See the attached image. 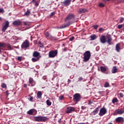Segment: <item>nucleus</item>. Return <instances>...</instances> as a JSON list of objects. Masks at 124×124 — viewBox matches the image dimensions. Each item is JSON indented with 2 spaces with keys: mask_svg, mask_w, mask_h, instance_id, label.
Listing matches in <instances>:
<instances>
[{
  "mask_svg": "<svg viewBox=\"0 0 124 124\" xmlns=\"http://www.w3.org/2000/svg\"><path fill=\"white\" fill-rule=\"evenodd\" d=\"M4 47V44L3 43H0V53H1V48Z\"/></svg>",
  "mask_w": 124,
  "mask_h": 124,
  "instance_id": "nucleus-27",
  "label": "nucleus"
},
{
  "mask_svg": "<svg viewBox=\"0 0 124 124\" xmlns=\"http://www.w3.org/2000/svg\"><path fill=\"white\" fill-rule=\"evenodd\" d=\"M46 104L48 106H51L52 105V102L50 101V100H46Z\"/></svg>",
  "mask_w": 124,
  "mask_h": 124,
  "instance_id": "nucleus-28",
  "label": "nucleus"
},
{
  "mask_svg": "<svg viewBox=\"0 0 124 124\" xmlns=\"http://www.w3.org/2000/svg\"><path fill=\"white\" fill-rule=\"evenodd\" d=\"M107 42L109 45H111L112 43H111V41H112V37L111 36L108 35L107 37Z\"/></svg>",
  "mask_w": 124,
  "mask_h": 124,
  "instance_id": "nucleus-13",
  "label": "nucleus"
},
{
  "mask_svg": "<svg viewBox=\"0 0 124 124\" xmlns=\"http://www.w3.org/2000/svg\"><path fill=\"white\" fill-rule=\"evenodd\" d=\"M118 71V68H117L116 66H113L112 69L111 70V73L113 74H115Z\"/></svg>",
  "mask_w": 124,
  "mask_h": 124,
  "instance_id": "nucleus-17",
  "label": "nucleus"
},
{
  "mask_svg": "<svg viewBox=\"0 0 124 124\" xmlns=\"http://www.w3.org/2000/svg\"><path fill=\"white\" fill-rule=\"evenodd\" d=\"M34 3H35V5L38 6V3H37L36 1L34 2Z\"/></svg>",
  "mask_w": 124,
  "mask_h": 124,
  "instance_id": "nucleus-47",
  "label": "nucleus"
},
{
  "mask_svg": "<svg viewBox=\"0 0 124 124\" xmlns=\"http://www.w3.org/2000/svg\"><path fill=\"white\" fill-rule=\"evenodd\" d=\"M46 35L47 37H49V36H50V34H49V32H46Z\"/></svg>",
  "mask_w": 124,
  "mask_h": 124,
  "instance_id": "nucleus-37",
  "label": "nucleus"
},
{
  "mask_svg": "<svg viewBox=\"0 0 124 124\" xmlns=\"http://www.w3.org/2000/svg\"><path fill=\"white\" fill-rule=\"evenodd\" d=\"M55 12H53L50 14V17H52V16H53V15H55Z\"/></svg>",
  "mask_w": 124,
  "mask_h": 124,
  "instance_id": "nucleus-38",
  "label": "nucleus"
},
{
  "mask_svg": "<svg viewBox=\"0 0 124 124\" xmlns=\"http://www.w3.org/2000/svg\"><path fill=\"white\" fill-rule=\"evenodd\" d=\"M91 40H94L96 38V35H93L90 36Z\"/></svg>",
  "mask_w": 124,
  "mask_h": 124,
  "instance_id": "nucleus-26",
  "label": "nucleus"
},
{
  "mask_svg": "<svg viewBox=\"0 0 124 124\" xmlns=\"http://www.w3.org/2000/svg\"><path fill=\"white\" fill-rule=\"evenodd\" d=\"M122 28H123V25L122 24H121V25H119L118 26V29H122Z\"/></svg>",
  "mask_w": 124,
  "mask_h": 124,
  "instance_id": "nucleus-36",
  "label": "nucleus"
},
{
  "mask_svg": "<svg viewBox=\"0 0 124 124\" xmlns=\"http://www.w3.org/2000/svg\"><path fill=\"white\" fill-rule=\"evenodd\" d=\"M63 95H61L59 97V100H62V99H63Z\"/></svg>",
  "mask_w": 124,
  "mask_h": 124,
  "instance_id": "nucleus-33",
  "label": "nucleus"
},
{
  "mask_svg": "<svg viewBox=\"0 0 124 124\" xmlns=\"http://www.w3.org/2000/svg\"><path fill=\"white\" fill-rule=\"evenodd\" d=\"M24 88L27 87V84H24Z\"/></svg>",
  "mask_w": 124,
  "mask_h": 124,
  "instance_id": "nucleus-51",
  "label": "nucleus"
},
{
  "mask_svg": "<svg viewBox=\"0 0 124 124\" xmlns=\"http://www.w3.org/2000/svg\"><path fill=\"white\" fill-rule=\"evenodd\" d=\"M22 24V22L21 21H15L13 22V24L15 26H20Z\"/></svg>",
  "mask_w": 124,
  "mask_h": 124,
  "instance_id": "nucleus-15",
  "label": "nucleus"
},
{
  "mask_svg": "<svg viewBox=\"0 0 124 124\" xmlns=\"http://www.w3.org/2000/svg\"><path fill=\"white\" fill-rule=\"evenodd\" d=\"M98 108H96L93 112V115H95L96 114H97V113L98 112Z\"/></svg>",
  "mask_w": 124,
  "mask_h": 124,
  "instance_id": "nucleus-24",
  "label": "nucleus"
},
{
  "mask_svg": "<svg viewBox=\"0 0 124 124\" xmlns=\"http://www.w3.org/2000/svg\"><path fill=\"white\" fill-rule=\"evenodd\" d=\"M34 119L36 122H46L47 121V118L46 117L35 116L34 117Z\"/></svg>",
  "mask_w": 124,
  "mask_h": 124,
  "instance_id": "nucleus-3",
  "label": "nucleus"
},
{
  "mask_svg": "<svg viewBox=\"0 0 124 124\" xmlns=\"http://www.w3.org/2000/svg\"><path fill=\"white\" fill-rule=\"evenodd\" d=\"M116 50L117 52H120V50H121V47H120V44H117L116 46Z\"/></svg>",
  "mask_w": 124,
  "mask_h": 124,
  "instance_id": "nucleus-21",
  "label": "nucleus"
},
{
  "mask_svg": "<svg viewBox=\"0 0 124 124\" xmlns=\"http://www.w3.org/2000/svg\"><path fill=\"white\" fill-rule=\"evenodd\" d=\"M41 96H42V93H41V92L40 91L38 92L37 93V98L40 99L41 98Z\"/></svg>",
  "mask_w": 124,
  "mask_h": 124,
  "instance_id": "nucleus-20",
  "label": "nucleus"
},
{
  "mask_svg": "<svg viewBox=\"0 0 124 124\" xmlns=\"http://www.w3.org/2000/svg\"><path fill=\"white\" fill-rule=\"evenodd\" d=\"M68 83H70V80L69 79H68Z\"/></svg>",
  "mask_w": 124,
  "mask_h": 124,
  "instance_id": "nucleus-52",
  "label": "nucleus"
},
{
  "mask_svg": "<svg viewBox=\"0 0 124 124\" xmlns=\"http://www.w3.org/2000/svg\"><path fill=\"white\" fill-rule=\"evenodd\" d=\"M86 108H87V107H84V106L81 107V109L82 110H85V109H86Z\"/></svg>",
  "mask_w": 124,
  "mask_h": 124,
  "instance_id": "nucleus-46",
  "label": "nucleus"
},
{
  "mask_svg": "<svg viewBox=\"0 0 124 124\" xmlns=\"http://www.w3.org/2000/svg\"><path fill=\"white\" fill-rule=\"evenodd\" d=\"M0 13H4V9L3 8H0Z\"/></svg>",
  "mask_w": 124,
  "mask_h": 124,
  "instance_id": "nucleus-32",
  "label": "nucleus"
},
{
  "mask_svg": "<svg viewBox=\"0 0 124 124\" xmlns=\"http://www.w3.org/2000/svg\"><path fill=\"white\" fill-rule=\"evenodd\" d=\"M121 2H124V0H120Z\"/></svg>",
  "mask_w": 124,
  "mask_h": 124,
  "instance_id": "nucleus-50",
  "label": "nucleus"
},
{
  "mask_svg": "<svg viewBox=\"0 0 124 124\" xmlns=\"http://www.w3.org/2000/svg\"><path fill=\"white\" fill-rule=\"evenodd\" d=\"M115 122H116V123H121V124H124V118L122 117H117L115 119Z\"/></svg>",
  "mask_w": 124,
  "mask_h": 124,
  "instance_id": "nucleus-10",
  "label": "nucleus"
},
{
  "mask_svg": "<svg viewBox=\"0 0 124 124\" xmlns=\"http://www.w3.org/2000/svg\"><path fill=\"white\" fill-rule=\"evenodd\" d=\"M93 27L95 30H96L98 28V25H94Z\"/></svg>",
  "mask_w": 124,
  "mask_h": 124,
  "instance_id": "nucleus-41",
  "label": "nucleus"
},
{
  "mask_svg": "<svg viewBox=\"0 0 124 124\" xmlns=\"http://www.w3.org/2000/svg\"><path fill=\"white\" fill-rule=\"evenodd\" d=\"M116 102H118V99L117 98H114L112 99V103H116Z\"/></svg>",
  "mask_w": 124,
  "mask_h": 124,
  "instance_id": "nucleus-30",
  "label": "nucleus"
},
{
  "mask_svg": "<svg viewBox=\"0 0 124 124\" xmlns=\"http://www.w3.org/2000/svg\"><path fill=\"white\" fill-rule=\"evenodd\" d=\"M39 44H41V42H39Z\"/></svg>",
  "mask_w": 124,
  "mask_h": 124,
  "instance_id": "nucleus-53",
  "label": "nucleus"
},
{
  "mask_svg": "<svg viewBox=\"0 0 124 124\" xmlns=\"http://www.w3.org/2000/svg\"><path fill=\"white\" fill-rule=\"evenodd\" d=\"M17 60H18V61H22V57H20V56L18 57H17Z\"/></svg>",
  "mask_w": 124,
  "mask_h": 124,
  "instance_id": "nucleus-44",
  "label": "nucleus"
},
{
  "mask_svg": "<svg viewBox=\"0 0 124 124\" xmlns=\"http://www.w3.org/2000/svg\"><path fill=\"white\" fill-rule=\"evenodd\" d=\"M9 48H11V46H9Z\"/></svg>",
  "mask_w": 124,
  "mask_h": 124,
  "instance_id": "nucleus-54",
  "label": "nucleus"
},
{
  "mask_svg": "<svg viewBox=\"0 0 124 124\" xmlns=\"http://www.w3.org/2000/svg\"><path fill=\"white\" fill-rule=\"evenodd\" d=\"M80 99H81V95L79 93H76L74 95V100L75 101H80Z\"/></svg>",
  "mask_w": 124,
  "mask_h": 124,
  "instance_id": "nucleus-6",
  "label": "nucleus"
},
{
  "mask_svg": "<svg viewBox=\"0 0 124 124\" xmlns=\"http://www.w3.org/2000/svg\"><path fill=\"white\" fill-rule=\"evenodd\" d=\"M104 31V29L101 28L99 29V31Z\"/></svg>",
  "mask_w": 124,
  "mask_h": 124,
  "instance_id": "nucleus-42",
  "label": "nucleus"
},
{
  "mask_svg": "<svg viewBox=\"0 0 124 124\" xmlns=\"http://www.w3.org/2000/svg\"><path fill=\"white\" fill-rule=\"evenodd\" d=\"M100 69L101 72H103V73H104V72H105L107 70V68L105 66H101Z\"/></svg>",
  "mask_w": 124,
  "mask_h": 124,
  "instance_id": "nucleus-19",
  "label": "nucleus"
},
{
  "mask_svg": "<svg viewBox=\"0 0 124 124\" xmlns=\"http://www.w3.org/2000/svg\"><path fill=\"white\" fill-rule=\"evenodd\" d=\"M100 42H101L103 44H105L107 42V38L106 36L102 35L100 38Z\"/></svg>",
  "mask_w": 124,
  "mask_h": 124,
  "instance_id": "nucleus-9",
  "label": "nucleus"
},
{
  "mask_svg": "<svg viewBox=\"0 0 124 124\" xmlns=\"http://www.w3.org/2000/svg\"><path fill=\"white\" fill-rule=\"evenodd\" d=\"M74 18H75V16H74V14L71 13L69 14L65 19V22H66L67 23L61 26L60 29H64V28H67L68 27H69L70 25H72V24H73L74 22L70 21V20L74 19Z\"/></svg>",
  "mask_w": 124,
  "mask_h": 124,
  "instance_id": "nucleus-1",
  "label": "nucleus"
},
{
  "mask_svg": "<svg viewBox=\"0 0 124 124\" xmlns=\"http://www.w3.org/2000/svg\"><path fill=\"white\" fill-rule=\"evenodd\" d=\"M24 25H25L26 26H28V23L24 22Z\"/></svg>",
  "mask_w": 124,
  "mask_h": 124,
  "instance_id": "nucleus-49",
  "label": "nucleus"
},
{
  "mask_svg": "<svg viewBox=\"0 0 124 124\" xmlns=\"http://www.w3.org/2000/svg\"><path fill=\"white\" fill-rule=\"evenodd\" d=\"M120 97H124V94L123 93H120Z\"/></svg>",
  "mask_w": 124,
  "mask_h": 124,
  "instance_id": "nucleus-45",
  "label": "nucleus"
},
{
  "mask_svg": "<svg viewBox=\"0 0 124 124\" xmlns=\"http://www.w3.org/2000/svg\"><path fill=\"white\" fill-rule=\"evenodd\" d=\"M83 62H88L91 59V51H86L83 54Z\"/></svg>",
  "mask_w": 124,
  "mask_h": 124,
  "instance_id": "nucleus-2",
  "label": "nucleus"
},
{
  "mask_svg": "<svg viewBox=\"0 0 124 124\" xmlns=\"http://www.w3.org/2000/svg\"><path fill=\"white\" fill-rule=\"evenodd\" d=\"M30 47V43L28 40H26L22 44L21 48L24 49L25 48H29Z\"/></svg>",
  "mask_w": 124,
  "mask_h": 124,
  "instance_id": "nucleus-5",
  "label": "nucleus"
},
{
  "mask_svg": "<svg viewBox=\"0 0 124 124\" xmlns=\"http://www.w3.org/2000/svg\"><path fill=\"white\" fill-rule=\"evenodd\" d=\"M104 87L105 88H108V87H109V83L106 82L105 83Z\"/></svg>",
  "mask_w": 124,
  "mask_h": 124,
  "instance_id": "nucleus-31",
  "label": "nucleus"
},
{
  "mask_svg": "<svg viewBox=\"0 0 124 124\" xmlns=\"http://www.w3.org/2000/svg\"><path fill=\"white\" fill-rule=\"evenodd\" d=\"M106 113H107V109H106L105 108H101L99 115V116H103V115H105Z\"/></svg>",
  "mask_w": 124,
  "mask_h": 124,
  "instance_id": "nucleus-7",
  "label": "nucleus"
},
{
  "mask_svg": "<svg viewBox=\"0 0 124 124\" xmlns=\"http://www.w3.org/2000/svg\"><path fill=\"white\" fill-rule=\"evenodd\" d=\"M116 113L119 115H122V114H124V111L120 109H118L116 110Z\"/></svg>",
  "mask_w": 124,
  "mask_h": 124,
  "instance_id": "nucleus-23",
  "label": "nucleus"
},
{
  "mask_svg": "<svg viewBox=\"0 0 124 124\" xmlns=\"http://www.w3.org/2000/svg\"><path fill=\"white\" fill-rule=\"evenodd\" d=\"M105 6L104 4L101 3L99 4V6H100V7H104V6Z\"/></svg>",
  "mask_w": 124,
  "mask_h": 124,
  "instance_id": "nucleus-35",
  "label": "nucleus"
},
{
  "mask_svg": "<svg viewBox=\"0 0 124 124\" xmlns=\"http://www.w3.org/2000/svg\"><path fill=\"white\" fill-rule=\"evenodd\" d=\"M29 115H35L36 114V110L34 109H30L27 112Z\"/></svg>",
  "mask_w": 124,
  "mask_h": 124,
  "instance_id": "nucleus-12",
  "label": "nucleus"
},
{
  "mask_svg": "<svg viewBox=\"0 0 124 124\" xmlns=\"http://www.w3.org/2000/svg\"><path fill=\"white\" fill-rule=\"evenodd\" d=\"M25 15H26V16H29V15H31V11H30L29 10H28V11L25 13Z\"/></svg>",
  "mask_w": 124,
  "mask_h": 124,
  "instance_id": "nucleus-29",
  "label": "nucleus"
},
{
  "mask_svg": "<svg viewBox=\"0 0 124 124\" xmlns=\"http://www.w3.org/2000/svg\"><path fill=\"white\" fill-rule=\"evenodd\" d=\"M0 20H1V17H0Z\"/></svg>",
  "mask_w": 124,
  "mask_h": 124,
  "instance_id": "nucleus-56",
  "label": "nucleus"
},
{
  "mask_svg": "<svg viewBox=\"0 0 124 124\" xmlns=\"http://www.w3.org/2000/svg\"><path fill=\"white\" fill-rule=\"evenodd\" d=\"M1 88H6V84L5 83H2L1 84Z\"/></svg>",
  "mask_w": 124,
  "mask_h": 124,
  "instance_id": "nucleus-34",
  "label": "nucleus"
},
{
  "mask_svg": "<svg viewBox=\"0 0 124 124\" xmlns=\"http://www.w3.org/2000/svg\"><path fill=\"white\" fill-rule=\"evenodd\" d=\"M124 18L122 17L120 19V23H123V22H124Z\"/></svg>",
  "mask_w": 124,
  "mask_h": 124,
  "instance_id": "nucleus-40",
  "label": "nucleus"
},
{
  "mask_svg": "<svg viewBox=\"0 0 124 124\" xmlns=\"http://www.w3.org/2000/svg\"><path fill=\"white\" fill-rule=\"evenodd\" d=\"M33 2H34V0H32Z\"/></svg>",
  "mask_w": 124,
  "mask_h": 124,
  "instance_id": "nucleus-55",
  "label": "nucleus"
},
{
  "mask_svg": "<svg viewBox=\"0 0 124 124\" xmlns=\"http://www.w3.org/2000/svg\"><path fill=\"white\" fill-rule=\"evenodd\" d=\"M75 110V108L73 107H69L67 108V110L66 111V113L68 114L69 113H71V112H73Z\"/></svg>",
  "mask_w": 124,
  "mask_h": 124,
  "instance_id": "nucleus-11",
  "label": "nucleus"
},
{
  "mask_svg": "<svg viewBox=\"0 0 124 124\" xmlns=\"http://www.w3.org/2000/svg\"><path fill=\"white\" fill-rule=\"evenodd\" d=\"M70 41H72L73 40H74V37H71V38H69Z\"/></svg>",
  "mask_w": 124,
  "mask_h": 124,
  "instance_id": "nucleus-39",
  "label": "nucleus"
},
{
  "mask_svg": "<svg viewBox=\"0 0 124 124\" xmlns=\"http://www.w3.org/2000/svg\"><path fill=\"white\" fill-rule=\"evenodd\" d=\"M82 80H83V78H82V77H80V78H78V81H82Z\"/></svg>",
  "mask_w": 124,
  "mask_h": 124,
  "instance_id": "nucleus-43",
  "label": "nucleus"
},
{
  "mask_svg": "<svg viewBox=\"0 0 124 124\" xmlns=\"http://www.w3.org/2000/svg\"><path fill=\"white\" fill-rule=\"evenodd\" d=\"M9 27V22L8 21L5 22V24L3 25V28L2 29V31H5L7 30V28Z\"/></svg>",
  "mask_w": 124,
  "mask_h": 124,
  "instance_id": "nucleus-8",
  "label": "nucleus"
},
{
  "mask_svg": "<svg viewBox=\"0 0 124 124\" xmlns=\"http://www.w3.org/2000/svg\"><path fill=\"white\" fill-rule=\"evenodd\" d=\"M32 99H33V98L32 97H31L30 99V101H32Z\"/></svg>",
  "mask_w": 124,
  "mask_h": 124,
  "instance_id": "nucleus-48",
  "label": "nucleus"
},
{
  "mask_svg": "<svg viewBox=\"0 0 124 124\" xmlns=\"http://www.w3.org/2000/svg\"><path fill=\"white\" fill-rule=\"evenodd\" d=\"M29 83L31 84V87L35 85V82L33 81V79L32 78H30L29 79Z\"/></svg>",
  "mask_w": 124,
  "mask_h": 124,
  "instance_id": "nucleus-16",
  "label": "nucleus"
},
{
  "mask_svg": "<svg viewBox=\"0 0 124 124\" xmlns=\"http://www.w3.org/2000/svg\"><path fill=\"white\" fill-rule=\"evenodd\" d=\"M71 2V0H65L63 3L64 4V5H66L67 6H68L69 4H70V3Z\"/></svg>",
  "mask_w": 124,
  "mask_h": 124,
  "instance_id": "nucleus-14",
  "label": "nucleus"
},
{
  "mask_svg": "<svg viewBox=\"0 0 124 124\" xmlns=\"http://www.w3.org/2000/svg\"><path fill=\"white\" fill-rule=\"evenodd\" d=\"M39 55H40V53L37 51L34 52L33 54V56L34 58H38V57H39Z\"/></svg>",
  "mask_w": 124,
  "mask_h": 124,
  "instance_id": "nucleus-18",
  "label": "nucleus"
},
{
  "mask_svg": "<svg viewBox=\"0 0 124 124\" xmlns=\"http://www.w3.org/2000/svg\"><path fill=\"white\" fill-rule=\"evenodd\" d=\"M58 55V50H51L48 53L49 58H55Z\"/></svg>",
  "mask_w": 124,
  "mask_h": 124,
  "instance_id": "nucleus-4",
  "label": "nucleus"
},
{
  "mask_svg": "<svg viewBox=\"0 0 124 124\" xmlns=\"http://www.w3.org/2000/svg\"><path fill=\"white\" fill-rule=\"evenodd\" d=\"M87 12V10L85 8L80 9L79 11V13H85Z\"/></svg>",
  "mask_w": 124,
  "mask_h": 124,
  "instance_id": "nucleus-22",
  "label": "nucleus"
},
{
  "mask_svg": "<svg viewBox=\"0 0 124 124\" xmlns=\"http://www.w3.org/2000/svg\"><path fill=\"white\" fill-rule=\"evenodd\" d=\"M31 60L33 62H37V61H38V60H39V58H38L37 57H35V58H32Z\"/></svg>",
  "mask_w": 124,
  "mask_h": 124,
  "instance_id": "nucleus-25",
  "label": "nucleus"
},
{
  "mask_svg": "<svg viewBox=\"0 0 124 124\" xmlns=\"http://www.w3.org/2000/svg\"><path fill=\"white\" fill-rule=\"evenodd\" d=\"M50 37H52V36H50Z\"/></svg>",
  "mask_w": 124,
  "mask_h": 124,
  "instance_id": "nucleus-57",
  "label": "nucleus"
}]
</instances>
